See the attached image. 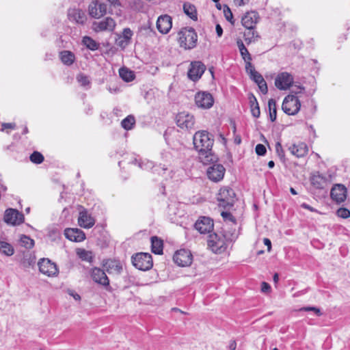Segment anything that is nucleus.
<instances>
[{"label": "nucleus", "instance_id": "obj_1", "mask_svg": "<svg viewBox=\"0 0 350 350\" xmlns=\"http://www.w3.org/2000/svg\"><path fill=\"white\" fill-rule=\"evenodd\" d=\"M193 145L199 152V157L204 164H208L216 161L217 157L213 153L212 147L214 139L206 131L196 132L193 137Z\"/></svg>", "mask_w": 350, "mask_h": 350}, {"label": "nucleus", "instance_id": "obj_2", "mask_svg": "<svg viewBox=\"0 0 350 350\" xmlns=\"http://www.w3.org/2000/svg\"><path fill=\"white\" fill-rule=\"evenodd\" d=\"M177 40L180 47L185 49H191L196 46L198 36L193 28L183 27L178 32Z\"/></svg>", "mask_w": 350, "mask_h": 350}, {"label": "nucleus", "instance_id": "obj_3", "mask_svg": "<svg viewBox=\"0 0 350 350\" xmlns=\"http://www.w3.org/2000/svg\"><path fill=\"white\" fill-rule=\"evenodd\" d=\"M217 199L219 207L229 210L236 202V194L232 188L226 186L219 189Z\"/></svg>", "mask_w": 350, "mask_h": 350}, {"label": "nucleus", "instance_id": "obj_4", "mask_svg": "<svg viewBox=\"0 0 350 350\" xmlns=\"http://www.w3.org/2000/svg\"><path fill=\"white\" fill-rule=\"evenodd\" d=\"M132 263L141 271H147L153 266L152 258L149 253H139L132 256Z\"/></svg>", "mask_w": 350, "mask_h": 350}, {"label": "nucleus", "instance_id": "obj_5", "mask_svg": "<svg viewBox=\"0 0 350 350\" xmlns=\"http://www.w3.org/2000/svg\"><path fill=\"white\" fill-rule=\"evenodd\" d=\"M207 244L213 252L219 254L224 252L227 247L225 237L216 233L208 235Z\"/></svg>", "mask_w": 350, "mask_h": 350}, {"label": "nucleus", "instance_id": "obj_6", "mask_svg": "<svg viewBox=\"0 0 350 350\" xmlns=\"http://www.w3.org/2000/svg\"><path fill=\"white\" fill-rule=\"evenodd\" d=\"M282 108L285 113L290 116L295 115L301 108L299 99L294 95H288L284 99Z\"/></svg>", "mask_w": 350, "mask_h": 350}, {"label": "nucleus", "instance_id": "obj_7", "mask_svg": "<svg viewBox=\"0 0 350 350\" xmlns=\"http://www.w3.org/2000/svg\"><path fill=\"white\" fill-rule=\"evenodd\" d=\"M88 11L90 17L99 19L107 14V5L99 0H93L89 4Z\"/></svg>", "mask_w": 350, "mask_h": 350}, {"label": "nucleus", "instance_id": "obj_8", "mask_svg": "<svg viewBox=\"0 0 350 350\" xmlns=\"http://www.w3.org/2000/svg\"><path fill=\"white\" fill-rule=\"evenodd\" d=\"M195 103L198 107L208 109L214 104L213 95L206 91H200L195 95Z\"/></svg>", "mask_w": 350, "mask_h": 350}, {"label": "nucleus", "instance_id": "obj_9", "mask_svg": "<svg viewBox=\"0 0 350 350\" xmlns=\"http://www.w3.org/2000/svg\"><path fill=\"white\" fill-rule=\"evenodd\" d=\"M226 172L225 167L219 163H213L206 170V174L211 181L219 182L224 176Z\"/></svg>", "mask_w": 350, "mask_h": 350}, {"label": "nucleus", "instance_id": "obj_10", "mask_svg": "<svg viewBox=\"0 0 350 350\" xmlns=\"http://www.w3.org/2000/svg\"><path fill=\"white\" fill-rule=\"evenodd\" d=\"M176 120L177 126L183 129H191L195 124L194 116L186 111L178 113Z\"/></svg>", "mask_w": 350, "mask_h": 350}, {"label": "nucleus", "instance_id": "obj_11", "mask_svg": "<svg viewBox=\"0 0 350 350\" xmlns=\"http://www.w3.org/2000/svg\"><path fill=\"white\" fill-rule=\"evenodd\" d=\"M116 26V21L111 17H106L100 21H94L92 23V29L95 32L113 31Z\"/></svg>", "mask_w": 350, "mask_h": 350}, {"label": "nucleus", "instance_id": "obj_12", "mask_svg": "<svg viewBox=\"0 0 350 350\" xmlns=\"http://www.w3.org/2000/svg\"><path fill=\"white\" fill-rule=\"evenodd\" d=\"M40 271L49 277L55 276L58 273V269L55 263L48 258H42L38 263Z\"/></svg>", "mask_w": 350, "mask_h": 350}, {"label": "nucleus", "instance_id": "obj_13", "mask_svg": "<svg viewBox=\"0 0 350 350\" xmlns=\"http://www.w3.org/2000/svg\"><path fill=\"white\" fill-rule=\"evenodd\" d=\"M4 221L12 226L20 225L24 221V215L16 209L8 208L5 212Z\"/></svg>", "mask_w": 350, "mask_h": 350}, {"label": "nucleus", "instance_id": "obj_14", "mask_svg": "<svg viewBox=\"0 0 350 350\" xmlns=\"http://www.w3.org/2000/svg\"><path fill=\"white\" fill-rule=\"evenodd\" d=\"M173 260L180 267L189 266L192 262V254L187 250H180L174 254Z\"/></svg>", "mask_w": 350, "mask_h": 350}, {"label": "nucleus", "instance_id": "obj_15", "mask_svg": "<svg viewBox=\"0 0 350 350\" xmlns=\"http://www.w3.org/2000/svg\"><path fill=\"white\" fill-rule=\"evenodd\" d=\"M293 83V76L287 72H283L278 75L275 80V85L279 90H285L288 89Z\"/></svg>", "mask_w": 350, "mask_h": 350}, {"label": "nucleus", "instance_id": "obj_16", "mask_svg": "<svg viewBox=\"0 0 350 350\" xmlns=\"http://www.w3.org/2000/svg\"><path fill=\"white\" fill-rule=\"evenodd\" d=\"M206 69L204 64L201 62H193L190 64V68L188 70V77L193 81H198L203 75Z\"/></svg>", "mask_w": 350, "mask_h": 350}, {"label": "nucleus", "instance_id": "obj_17", "mask_svg": "<svg viewBox=\"0 0 350 350\" xmlns=\"http://www.w3.org/2000/svg\"><path fill=\"white\" fill-rule=\"evenodd\" d=\"M101 265L105 271L109 273L120 274L122 271V265L119 260L115 259H103Z\"/></svg>", "mask_w": 350, "mask_h": 350}, {"label": "nucleus", "instance_id": "obj_18", "mask_svg": "<svg viewBox=\"0 0 350 350\" xmlns=\"http://www.w3.org/2000/svg\"><path fill=\"white\" fill-rule=\"evenodd\" d=\"M91 278L96 282L103 286H109V280L105 271L98 267H94L90 271Z\"/></svg>", "mask_w": 350, "mask_h": 350}, {"label": "nucleus", "instance_id": "obj_19", "mask_svg": "<svg viewBox=\"0 0 350 350\" xmlns=\"http://www.w3.org/2000/svg\"><path fill=\"white\" fill-rule=\"evenodd\" d=\"M213 221L210 217H202L195 224V228L201 234L211 232L213 229Z\"/></svg>", "mask_w": 350, "mask_h": 350}, {"label": "nucleus", "instance_id": "obj_20", "mask_svg": "<svg viewBox=\"0 0 350 350\" xmlns=\"http://www.w3.org/2000/svg\"><path fill=\"white\" fill-rule=\"evenodd\" d=\"M347 193V188L341 184H338L332 187L330 196L334 201L340 204L346 200Z\"/></svg>", "mask_w": 350, "mask_h": 350}, {"label": "nucleus", "instance_id": "obj_21", "mask_svg": "<svg viewBox=\"0 0 350 350\" xmlns=\"http://www.w3.org/2000/svg\"><path fill=\"white\" fill-rule=\"evenodd\" d=\"M172 27V18L168 15L161 16L157 21V27L159 31L163 34L167 33Z\"/></svg>", "mask_w": 350, "mask_h": 350}, {"label": "nucleus", "instance_id": "obj_22", "mask_svg": "<svg viewBox=\"0 0 350 350\" xmlns=\"http://www.w3.org/2000/svg\"><path fill=\"white\" fill-rule=\"evenodd\" d=\"M68 17L72 22L83 25L87 21V16L81 9H70L68 12Z\"/></svg>", "mask_w": 350, "mask_h": 350}, {"label": "nucleus", "instance_id": "obj_23", "mask_svg": "<svg viewBox=\"0 0 350 350\" xmlns=\"http://www.w3.org/2000/svg\"><path fill=\"white\" fill-rule=\"evenodd\" d=\"M64 235L68 239L75 242H81L85 239V233L79 228H67L64 230Z\"/></svg>", "mask_w": 350, "mask_h": 350}, {"label": "nucleus", "instance_id": "obj_24", "mask_svg": "<svg viewBox=\"0 0 350 350\" xmlns=\"http://www.w3.org/2000/svg\"><path fill=\"white\" fill-rule=\"evenodd\" d=\"M258 18L259 16L256 12L252 11L247 12L241 19L242 25L246 29H254Z\"/></svg>", "mask_w": 350, "mask_h": 350}, {"label": "nucleus", "instance_id": "obj_25", "mask_svg": "<svg viewBox=\"0 0 350 350\" xmlns=\"http://www.w3.org/2000/svg\"><path fill=\"white\" fill-rule=\"evenodd\" d=\"M133 35V31L129 28H124L122 35L116 40V44L122 49H125L130 43Z\"/></svg>", "mask_w": 350, "mask_h": 350}, {"label": "nucleus", "instance_id": "obj_26", "mask_svg": "<svg viewBox=\"0 0 350 350\" xmlns=\"http://www.w3.org/2000/svg\"><path fill=\"white\" fill-rule=\"evenodd\" d=\"M78 223L81 227L88 229L94 225L95 219L86 211H82L79 213Z\"/></svg>", "mask_w": 350, "mask_h": 350}, {"label": "nucleus", "instance_id": "obj_27", "mask_svg": "<svg viewBox=\"0 0 350 350\" xmlns=\"http://www.w3.org/2000/svg\"><path fill=\"white\" fill-rule=\"evenodd\" d=\"M288 150L293 155L298 158L306 156L308 152V146L304 142L292 144L288 147Z\"/></svg>", "mask_w": 350, "mask_h": 350}, {"label": "nucleus", "instance_id": "obj_28", "mask_svg": "<svg viewBox=\"0 0 350 350\" xmlns=\"http://www.w3.org/2000/svg\"><path fill=\"white\" fill-rule=\"evenodd\" d=\"M256 83H257L260 92L266 94L268 92L267 85L263 77L258 72L250 76Z\"/></svg>", "mask_w": 350, "mask_h": 350}, {"label": "nucleus", "instance_id": "obj_29", "mask_svg": "<svg viewBox=\"0 0 350 350\" xmlns=\"http://www.w3.org/2000/svg\"><path fill=\"white\" fill-rule=\"evenodd\" d=\"M184 13L194 21H198V12L196 6L189 3L185 2L183 4Z\"/></svg>", "mask_w": 350, "mask_h": 350}, {"label": "nucleus", "instance_id": "obj_30", "mask_svg": "<svg viewBox=\"0 0 350 350\" xmlns=\"http://www.w3.org/2000/svg\"><path fill=\"white\" fill-rule=\"evenodd\" d=\"M59 58L62 62L66 66H71L76 59L72 52L66 50L59 52Z\"/></svg>", "mask_w": 350, "mask_h": 350}, {"label": "nucleus", "instance_id": "obj_31", "mask_svg": "<svg viewBox=\"0 0 350 350\" xmlns=\"http://www.w3.org/2000/svg\"><path fill=\"white\" fill-rule=\"evenodd\" d=\"M248 98L252 116L254 118H258L260 114V111L256 98L253 94H250Z\"/></svg>", "mask_w": 350, "mask_h": 350}, {"label": "nucleus", "instance_id": "obj_32", "mask_svg": "<svg viewBox=\"0 0 350 350\" xmlns=\"http://www.w3.org/2000/svg\"><path fill=\"white\" fill-rule=\"evenodd\" d=\"M152 252L156 254H162L163 249V241L157 237L151 238Z\"/></svg>", "mask_w": 350, "mask_h": 350}, {"label": "nucleus", "instance_id": "obj_33", "mask_svg": "<svg viewBox=\"0 0 350 350\" xmlns=\"http://www.w3.org/2000/svg\"><path fill=\"white\" fill-rule=\"evenodd\" d=\"M0 254L6 256H11L14 254V248L8 242L0 241Z\"/></svg>", "mask_w": 350, "mask_h": 350}, {"label": "nucleus", "instance_id": "obj_34", "mask_svg": "<svg viewBox=\"0 0 350 350\" xmlns=\"http://www.w3.org/2000/svg\"><path fill=\"white\" fill-rule=\"evenodd\" d=\"M119 75L122 79L126 82H131L135 79L134 72L126 68H121L119 70Z\"/></svg>", "mask_w": 350, "mask_h": 350}, {"label": "nucleus", "instance_id": "obj_35", "mask_svg": "<svg viewBox=\"0 0 350 350\" xmlns=\"http://www.w3.org/2000/svg\"><path fill=\"white\" fill-rule=\"evenodd\" d=\"M237 44L243 60H252V56L241 39L237 40Z\"/></svg>", "mask_w": 350, "mask_h": 350}, {"label": "nucleus", "instance_id": "obj_36", "mask_svg": "<svg viewBox=\"0 0 350 350\" xmlns=\"http://www.w3.org/2000/svg\"><path fill=\"white\" fill-rule=\"evenodd\" d=\"M83 44L90 50L96 51L99 48V43L96 42L94 39L89 36L83 38Z\"/></svg>", "mask_w": 350, "mask_h": 350}, {"label": "nucleus", "instance_id": "obj_37", "mask_svg": "<svg viewBox=\"0 0 350 350\" xmlns=\"http://www.w3.org/2000/svg\"><path fill=\"white\" fill-rule=\"evenodd\" d=\"M248 31L244 33L245 40L247 44L256 42L258 40L259 36L254 29H247Z\"/></svg>", "mask_w": 350, "mask_h": 350}, {"label": "nucleus", "instance_id": "obj_38", "mask_svg": "<svg viewBox=\"0 0 350 350\" xmlns=\"http://www.w3.org/2000/svg\"><path fill=\"white\" fill-rule=\"evenodd\" d=\"M135 124V118L133 115H129L121 122V126L125 130H131Z\"/></svg>", "mask_w": 350, "mask_h": 350}, {"label": "nucleus", "instance_id": "obj_39", "mask_svg": "<svg viewBox=\"0 0 350 350\" xmlns=\"http://www.w3.org/2000/svg\"><path fill=\"white\" fill-rule=\"evenodd\" d=\"M77 254L82 260L91 262L93 260V254L90 251H87L84 249H78Z\"/></svg>", "mask_w": 350, "mask_h": 350}, {"label": "nucleus", "instance_id": "obj_40", "mask_svg": "<svg viewBox=\"0 0 350 350\" xmlns=\"http://www.w3.org/2000/svg\"><path fill=\"white\" fill-rule=\"evenodd\" d=\"M325 183V178L320 174L313 175L311 178L312 185L317 189L323 188Z\"/></svg>", "mask_w": 350, "mask_h": 350}, {"label": "nucleus", "instance_id": "obj_41", "mask_svg": "<svg viewBox=\"0 0 350 350\" xmlns=\"http://www.w3.org/2000/svg\"><path fill=\"white\" fill-rule=\"evenodd\" d=\"M268 107L269 110V118L271 122H274L276 120V103L275 100L271 98L268 101Z\"/></svg>", "mask_w": 350, "mask_h": 350}, {"label": "nucleus", "instance_id": "obj_42", "mask_svg": "<svg viewBox=\"0 0 350 350\" xmlns=\"http://www.w3.org/2000/svg\"><path fill=\"white\" fill-rule=\"evenodd\" d=\"M77 82L82 86L86 88H89L90 85V81L89 77L84 75L83 73H80L77 75Z\"/></svg>", "mask_w": 350, "mask_h": 350}, {"label": "nucleus", "instance_id": "obj_43", "mask_svg": "<svg viewBox=\"0 0 350 350\" xmlns=\"http://www.w3.org/2000/svg\"><path fill=\"white\" fill-rule=\"evenodd\" d=\"M30 161L35 164H40L44 161V156L38 151H34L29 157Z\"/></svg>", "mask_w": 350, "mask_h": 350}, {"label": "nucleus", "instance_id": "obj_44", "mask_svg": "<svg viewBox=\"0 0 350 350\" xmlns=\"http://www.w3.org/2000/svg\"><path fill=\"white\" fill-rule=\"evenodd\" d=\"M21 243L22 246L25 247L27 249H31L34 245V241L29 237L26 235H23L21 237Z\"/></svg>", "mask_w": 350, "mask_h": 350}, {"label": "nucleus", "instance_id": "obj_45", "mask_svg": "<svg viewBox=\"0 0 350 350\" xmlns=\"http://www.w3.org/2000/svg\"><path fill=\"white\" fill-rule=\"evenodd\" d=\"M133 164H138L139 167L142 168V170H148L153 167L152 162H138L136 159H133L131 162Z\"/></svg>", "mask_w": 350, "mask_h": 350}, {"label": "nucleus", "instance_id": "obj_46", "mask_svg": "<svg viewBox=\"0 0 350 350\" xmlns=\"http://www.w3.org/2000/svg\"><path fill=\"white\" fill-rule=\"evenodd\" d=\"M339 217L347 219L350 217V211L346 208H340L336 212Z\"/></svg>", "mask_w": 350, "mask_h": 350}, {"label": "nucleus", "instance_id": "obj_47", "mask_svg": "<svg viewBox=\"0 0 350 350\" xmlns=\"http://www.w3.org/2000/svg\"><path fill=\"white\" fill-rule=\"evenodd\" d=\"M244 62L245 63V70L247 73L250 75V76L257 72L251 62L252 60H244Z\"/></svg>", "mask_w": 350, "mask_h": 350}, {"label": "nucleus", "instance_id": "obj_48", "mask_svg": "<svg viewBox=\"0 0 350 350\" xmlns=\"http://www.w3.org/2000/svg\"><path fill=\"white\" fill-rule=\"evenodd\" d=\"M224 14L226 19L228 21H229L230 23H231V24L233 25L234 21H232V18H233L232 13L230 9L228 8V6H227L226 5H224Z\"/></svg>", "mask_w": 350, "mask_h": 350}, {"label": "nucleus", "instance_id": "obj_49", "mask_svg": "<svg viewBox=\"0 0 350 350\" xmlns=\"http://www.w3.org/2000/svg\"><path fill=\"white\" fill-rule=\"evenodd\" d=\"M221 215L222 216L224 221H229L233 224L236 223L235 217L230 213L228 211H222Z\"/></svg>", "mask_w": 350, "mask_h": 350}, {"label": "nucleus", "instance_id": "obj_50", "mask_svg": "<svg viewBox=\"0 0 350 350\" xmlns=\"http://www.w3.org/2000/svg\"><path fill=\"white\" fill-rule=\"evenodd\" d=\"M255 150L256 154L259 156L265 155L267 152L265 146L261 144H258L256 145Z\"/></svg>", "mask_w": 350, "mask_h": 350}, {"label": "nucleus", "instance_id": "obj_51", "mask_svg": "<svg viewBox=\"0 0 350 350\" xmlns=\"http://www.w3.org/2000/svg\"><path fill=\"white\" fill-rule=\"evenodd\" d=\"M275 149L278 157L280 158L281 160H283L284 159V153L282 150V145L280 142H278L276 144Z\"/></svg>", "mask_w": 350, "mask_h": 350}, {"label": "nucleus", "instance_id": "obj_52", "mask_svg": "<svg viewBox=\"0 0 350 350\" xmlns=\"http://www.w3.org/2000/svg\"><path fill=\"white\" fill-rule=\"evenodd\" d=\"M300 310L314 311L317 316L320 317L322 315V313H321L320 309L317 308L316 307H304V308H301Z\"/></svg>", "mask_w": 350, "mask_h": 350}, {"label": "nucleus", "instance_id": "obj_53", "mask_svg": "<svg viewBox=\"0 0 350 350\" xmlns=\"http://www.w3.org/2000/svg\"><path fill=\"white\" fill-rule=\"evenodd\" d=\"M271 290V286L270 285L265 282H263L261 284V291L263 293H268Z\"/></svg>", "mask_w": 350, "mask_h": 350}, {"label": "nucleus", "instance_id": "obj_54", "mask_svg": "<svg viewBox=\"0 0 350 350\" xmlns=\"http://www.w3.org/2000/svg\"><path fill=\"white\" fill-rule=\"evenodd\" d=\"M111 6L117 8L121 6V3L120 0H106Z\"/></svg>", "mask_w": 350, "mask_h": 350}, {"label": "nucleus", "instance_id": "obj_55", "mask_svg": "<svg viewBox=\"0 0 350 350\" xmlns=\"http://www.w3.org/2000/svg\"><path fill=\"white\" fill-rule=\"evenodd\" d=\"M16 128V124L15 123H3L2 124V131L5 130V129H14Z\"/></svg>", "mask_w": 350, "mask_h": 350}, {"label": "nucleus", "instance_id": "obj_56", "mask_svg": "<svg viewBox=\"0 0 350 350\" xmlns=\"http://www.w3.org/2000/svg\"><path fill=\"white\" fill-rule=\"evenodd\" d=\"M233 1L237 6H243L247 4L250 0H233Z\"/></svg>", "mask_w": 350, "mask_h": 350}, {"label": "nucleus", "instance_id": "obj_57", "mask_svg": "<svg viewBox=\"0 0 350 350\" xmlns=\"http://www.w3.org/2000/svg\"><path fill=\"white\" fill-rule=\"evenodd\" d=\"M216 33L218 37H221L223 34V29L219 24H217L215 27Z\"/></svg>", "mask_w": 350, "mask_h": 350}, {"label": "nucleus", "instance_id": "obj_58", "mask_svg": "<svg viewBox=\"0 0 350 350\" xmlns=\"http://www.w3.org/2000/svg\"><path fill=\"white\" fill-rule=\"evenodd\" d=\"M263 243L265 245L267 246L268 252H270L271 250V242L270 239L268 238H264Z\"/></svg>", "mask_w": 350, "mask_h": 350}, {"label": "nucleus", "instance_id": "obj_59", "mask_svg": "<svg viewBox=\"0 0 350 350\" xmlns=\"http://www.w3.org/2000/svg\"><path fill=\"white\" fill-rule=\"evenodd\" d=\"M301 206L305 209H308L312 212L313 211H315V209L314 208H312V206H310L309 204H306V203H303L301 204Z\"/></svg>", "mask_w": 350, "mask_h": 350}, {"label": "nucleus", "instance_id": "obj_60", "mask_svg": "<svg viewBox=\"0 0 350 350\" xmlns=\"http://www.w3.org/2000/svg\"><path fill=\"white\" fill-rule=\"evenodd\" d=\"M295 88H296V90H293V92L295 94H299V93H301L303 90H304V88L303 86H297V85H295Z\"/></svg>", "mask_w": 350, "mask_h": 350}, {"label": "nucleus", "instance_id": "obj_61", "mask_svg": "<svg viewBox=\"0 0 350 350\" xmlns=\"http://www.w3.org/2000/svg\"><path fill=\"white\" fill-rule=\"evenodd\" d=\"M237 347V343L235 340H231L229 344V349L230 350H235Z\"/></svg>", "mask_w": 350, "mask_h": 350}, {"label": "nucleus", "instance_id": "obj_62", "mask_svg": "<svg viewBox=\"0 0 350 350\" xmlns=\"http://www.w3.org/2000/svg\"><path fill=\"white\" fill-rule=\"evenodd\" d=\"M70 295H71L72 296H73V297H74V299H75V300H79V299H81L80 295H78V294H77V293H76V294H72H72H70Z\"/></svg>", "mask_w": 350, "mask_h": 350}, {"label": "nucleus", "instance_id": "obj_63", "mask_svg": "<svg viewBox=\"0 0 350 350\" xmlns=\"http://www.w3.org/2000/svg\"><path fill=\"white\" fill-rule=\"evenodd\" d=\"M278 280H279V275L278 273H275L273 275V281L277 283L278 282Z\"/></svg>", "mask_w": 350, "mask_h": 350}, {"label": "nucleus", "instance_id": "obj_64", "mask_svg": "<svg viewBox=\"0 0 350 350\" xmlns=\"http://www.w3.org/2000/svg\"><path fill=\"white\" fill-rule=\"evenodd\" d=\"M275 166V163L273 161H270L268 163V167L269 168H273Z\"/></svg>", "mask_w": 350, "mask_h": 350}]
</instances>
